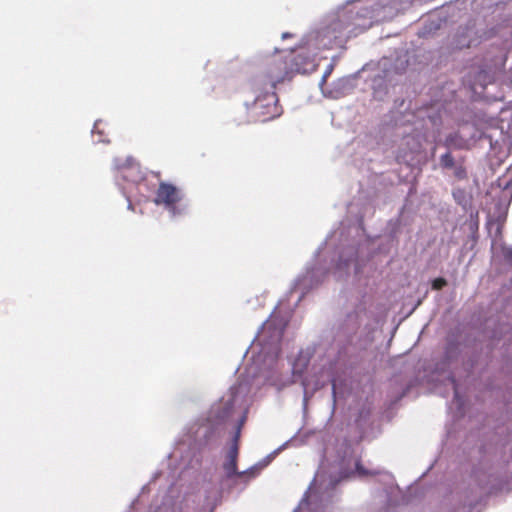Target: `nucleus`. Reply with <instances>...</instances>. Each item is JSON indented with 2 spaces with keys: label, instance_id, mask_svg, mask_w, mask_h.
Instances as JSON below:
<instances>
[{
  "label": "nucleus",
  "instance_id": "nucleus-5",
  "mask_svg": "<svg viewBox=\"0 0 512 512\" xmlns=\"http://www.w3.org/2000/svg\"><path fill=\"white\" fill-rule=\"evenodd\" d=\"M440 164L443 168L451 169L455 165L454 157L450 152H447L440 157Z\"/></svg>",
  "mask_w": 512,
  "mask_h": 512
},
{
  "label": "nucleus",
  "instance_id": "nucleus-7",
  "mask_svg": "<svg viewBox=\"0 0 512 512\" xmlns=\"http://www.w3.org/2000/svg\"><path fill=\"white\" fill-rule=\"evenodd\" d=\"M455 175L458 177V178H464L466 176V172L463 168H458L455 172Z\"/></svg>",
  "mask_w": 512,
  "mask_h": 512
},
{
  "label": "nucleus",
  "instance_id": "nucleus-3",
  "mask_svg": "<svg viewBox=\"0 0 512 512\" xmlns=\"http://www.w3.org/2000/svg\"><path fill=\"white\" fill-rule=\"evenodd\" d=\"M239 454V446H238V435H236L233 439L231 446L228 449L226 460L223 464V469L225 471L226 477L231 479L233 477L244 478L245 481H248L254 477H256L258 473V469L256 467H251L245 471L238 472L237 470V459Z\"/></svg>",
  "mask_w": 512,
  "mask_h": 512
},
{
  "label": "nucleus",
  "instance_id": "nucleus-1",
  "mask_svg": "<svg viewBox=\"0 0 512 512\" xmlns=\"http://www.w3.org/2000/svg\"><path fill=\"white\" fill-rule=\"evenodd\" d=\"M287 75V63L281 59H275L268 62L264 69L252 79V90L256 94L253 113L259 121L266 122L281 115L282 109L278 104L275 89Z\"/></svg>",
  "mask_w": 512,
  "mask_h": 512
},
{
  "label": "nucleus",
  "instance_id": "nucleus-10",
  "mask_svg": "<svg viewBox=\"0 0 512 512\" xmlns=\"http://www.w3.org/2000/svg\"><path fill=\"white\" fill-rule=\"evenodd\" d=\"M357 470L359 471V473H363L362 468L359 465H357Z\"/></svg>",
  "mask_w": 512,
  "mask_h": 512
},
{
  "label": "nucleus",
  "instance_id": "nucleus-9",
  "mask_svg": "<svg viewBox=\"0 0 512 512\" xmlns=\"http://www.w3.org/2000/svg\"><path fill=\"white\" fill-rule=\"evenodd\" d=\"M288 37H292V34L288 33V32H285L282 34V38L285 39V38H288Z\"/></svg>",
  "mask_w": 512,
  "mask_h": 512
},
{
  "label": "nucleus",
  "instance_id": "nucleus-6",
  "mask_svg": "<svg viewBox=\"0 0 512 512\" xmlns=\"http://www.w3.org/2000/svg\"><path fill=\"white\" fill-rule=\"evenodd\" d=\"M446 285H447V281H446V279H444L442 277H438V278L434 279L432 282V288L434 290H441Z\"/></svg>",
  "mask_w": 512,
  "mask_h": 512
},
{
  "label": "nucleus",
  "instance_id": "nucleus-8",
  "mask_svg": "<svg viewBox=\"0 0 512 512\" xmlns=\"http://www.w3.org/2000/svg\"><path fill=\"white\" fill-rule=\"evenodd\" d=\"M504 257L507 260H512V249H505L504 250Z\"/></svg>",
  "mask_w": 512,
  "mask_h": 512
},
{
  "label": "nucleus",
  "instance_id": "nucleus-2",
  "mask_svg": "<svg viewBox=\"0 0 512 512\" xmlns=\"http://www.w3.org/2000/svg\"><path fill=\"white\" fill-rule=\"evenodd\" d=\"M183 194L176 186L167 182H160L156 191L154 203L163 205L172 216L184 213L185 207L180 204Z\"/></svg>",
  "mask_w": 512,
  "mask_h": 512
},
{
  "label": "nucleus",
  "instance_id": "nucleus-4",
  "mask_svg": "<svg viewBox=\"0 0 512 512\" xmlns=\"http://www.w3.org/2000/svg\"><path fill=\"white\" fill-rule=\"evenodd\" d=\"M444 145L449 149L464 150L468 149V140L463 138L458 132L449 134L444 141Z\"/></svg>",
  "mask_w": 512,
  "mask_h": 512
}]
</instances>
